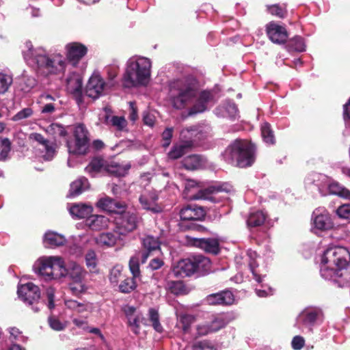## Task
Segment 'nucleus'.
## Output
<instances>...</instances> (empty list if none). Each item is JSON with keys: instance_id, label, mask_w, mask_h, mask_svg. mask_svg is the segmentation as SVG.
Returning <instances> with one entry per match:
<instances>
[{"instance_id": "nucleus-1", "label": "nucleus", "mask_w": 350, "mask_h": 350, "mask_svg": "<svg viewBox=\"0 0 350 350\" xmlns=\"http://www.w3.org/2000/svg\"><path fill=\"white\" fill-rule=\"evenodd\" d=\"M197 98L188 114L195 115L205 111L213 104L211 92L203 91L198 96L196 81L191 77L174 79L170 83V98L176 109H183Z\"/></svg>"}, {"instance_id": "nucleus-2", "label": "nucleus", "mask_w": 350, "mask_h": 350, "mask_svg": "<svg viewBox=\"0 0 350 350\" xmlns=\"http://www.w3.org/2000/svg\"><path fill=\"white\" fill-rule=\"evenodd\" d=\"M350 253L347 248L332 246L321 256L320 273L326 280H334L340 286L350 284Z\"/></svg>"}, {"instance_id": "nucleus-3", "label": "nucleus", "mask_w": 350, "mask_h": 350, "mask_svg": "<svg viewBox=\"0 0 350 350\" xmlns=\"http://www.w3.org/2000/svg\"><path fill=\"white\" fill-rule=\"evenodd\" d=\"M28 50L24 57L29 64L36 66L37 72L43 76L58 75L66 70V59L59 53L47 55L42 48L34 49L30 43L27 44Z\"/></svg>"}, {"instance_id": "nucleus-4", "label": "nucleus", "mask_w": 350, "mask_h": 350, "mask_svg": "<svg viewBox=\"0 0 350 350\" xmlns=\"http://www.w3.org/2000/svg\"><path fill=\"white\" fill-rule=\"evenodd\" d=\"M123 77L126 88L146 85L151 75L152 62L150 59L134 56L128 59Z\"/></svg>"}, {"instance_id": "nucleus-5", "label": "nucleus", "mask_w": 350, "mask_h": 350, "mask_svg": "<svg viewBox=\"0 0 350 350\" xmlns=\"http://www.w3.org/2000/svg\"><path fill=\"white\" fill-rule=\"evenodd\" d=\"M224 157L227 162L236 163L240 167L250 166L255 160V146L247 141L237 139L226 149Z\"/></svg>"}, {"instance_id": "nucleus-6", "label": "nucleus", "mask_w": 350, "mask_h": 350, "mask_svg": "<svg viewBox=\"0 0 350 350\" xmlns=\"http://www.w3.org/2000/svg\"><path fill=\"white\" fill-rule=\"evenodd\" d=\"M64 262L60 256H42L37 260L33 268L46 280H59L64 277L62 273Z\"/></svg>"}, {"instance_id": "nucleus-7", "label": "nucleus", "mask_w": 350, "mask_h": 350, "mask_svg": "<svg viewBox=\"0 0 350 350\" xmlns=\"http://www.w3.org/2000/svg\"><path fill=\"white\" fill-rule=\"evenodd\" d=\"M74 140L67 142L70 154H85L89 148L88 131L83 124H79L74 129Z\"/></svg>"}, {"instance_id": "nucleus-8", "label": "nucleus", "mask_w": 350, "mask_h": 350, "mask_svg": "<svg viewBox=\"0 0 350 350\" xmlns=\"http://www.w3.org/2000/svg\"><path fill=\"white\" fill-rule=\"evenodd\" d=\"M230 321L227 314L211 315L206 321L198 324L196 327L198 336H205L224 328Z\"/></svg>"}, {"instance_id": "nucleus-9", "label": "nucleus", "mask_w": 350, "mask_h": 350, "mask_svg": "<svg viewBox=\"0 0 350 350\" xmlns=\"http://www.w3.org/2000/svg\"><path fill=\"white\" fill-rule=\"evenodd\" d=\"M321 320V310L317 308L308 307L304 309L297 316L295 326L300 329L306 328L312 332V327Z\"/></svg>"}, {"instance_id": "nucleus-10", "label": "nucleus", "mask_w": 350, "mask_h": 350, "mask_svg": "<svg viewBox=\"0 0 350 350\" xmlns=\"http://www.w3.org/2000/svg\"><path fill=\"white\" fill-rule=\"evenodd\" d=\"M116 217L115 232L120 235H126L136 229L139 218L135 213L122 212Z\"/></svg>"}, {"instance_id": "nucleus-11", "label": "nucleus", "mask_w": 350, "mask_h": 350, "mask_svg": "<svg viewBox=\"0 0 350 350\" xmlns=\"http://www.w3.org/2000/svg\"><path fill=\"white\" fill-rule=\"evenodd\" d=\"M158 200L159 193L154 189L144 190L139 198L142 208L154 214L163 211V206Z\"/></svg>"}, {"instance_id": "nucleus-12", "label": "nucleus", "mask_w": 350, "mask_h": 350, "mask_svg": "<svg viewBox=\"0 0 350 350\" xmlns=\"http://www.w3.org/2000/svg\"><path fill=\"white\" fill-rule=\"evenodd\" d=\"M111 86V83H107L98 73L94 72L88 80L85 94L88 97L97 98L103 95Z\"/></svg>"}, {"instance_id": "nucleus-13", "label": "nucleus", "mask_w": 350, "mask_h": 350, "mask_svg": "<svg viewBox=\"0 0 350 350\" xmlns=\"http://www.w3.org/2000/svg\"><path fill=\"white\" fill-rule=\"evenodd\" d=\"M232 191L231 185L224 183L218 186H210L206 189H200L197 193L191 197L193 200H207L211 202H216L218 197L217 194L219 192L229 193Z\"/></svg>"}, {"instance_id": "nucleus-14", "label": "nucleus", "mask_w": 350, "mask_h": 350, "mask_svg": "<svg viewBox=\"0 0 350 350\" xmlns=\"http://www.w3.org/2000/svg\"><path fill=\"white\" fill-rule=\"evenodd\" d=\"M312 226L315 232L327 231L334 226L330 215L326 210L316 209L312 214Z\"/></svg>"}, {"instance_id": "nucleus-15", "label": "nucleus", "mask_w": 350, "mask_h": 350, "mask_svg": "<svg viewBox=\"0 0 350 350\" xmlns=\"http://www.w3.org/2000/svg\"><path fill=\"white\" fill-rule=\"evenodd\" d=\"M246 257L248 260L250 269L253 275V278L256 282L259 284L261 283L266 276L265 267L264 266L260 267L259 265V262L262 260L261 258L253 250H248Z\"/></svg>"}, {"instance_id": "nucleus-16", "label": "nucleus", "mask_w": 350, "mask_h": 350, "mask_svg": "<svg viewBox=\"0 0 350 350\" xmlns=\"http://www.w3.org/2000/svg\"><path fill=\"white\" fill-rule=\"evenodd\" d=\"M17 293L19 298L28 304H33L38 301L40 297L39 287L32 282L19 286Z\"/></svg>"}, {"instance_id": "nucleus-17", "label": "nucleus", "mask_w": 350, "mask_h": 350, "mask_svg": "<svg viewBox=\"0 0 350 350\" xmlns=\"http://www.w3.org/2000/svg\"><path fill=\"white\" fill-rule=\"evenodd\" d=\"M266 31L269 38L273 43L283 44L288 38L286 28L275 22H270L266 26Z\"/></svg>"}, {"instance_id": "nucleus-18", "label": "nucleus", "mask_w": 350, "mask_h": 350, "mask_svg": "<svg viewBox=\"0 0 350 350\" xmlns=\"http://www.w3.org/2000/svg\"><path fill=\"white\" fill-rule=\"evenodd\" d=\"M66 55L68 59L74 65L78 62L86 55L87 47L79 42H71L66 46Z\"/></svg>"}, {"instance_id": "nucleus-19", "label": "nucleus", "mask_w": 350, "mask_h": 350, "mask_svg": "<svg viewBox=\"0 0 350 350\" xmlns=\"http://www.w3.org/2000/svg\"><path fill=\"white\" fill-rule=\"evenodd\" d=\"M62 273L64 275L63 278L68 277L70 281L84 280L87 274L86 271L75 262H69L67 267L64 262Z\"/></svg>"}, {"instance_id": "nucleus-20", "label": "nucleus", "mask_w": 350, "mask_h": 350, "mask_svg": "<svg viewBox=\"0 0 350 350\" xmlns=\"http://www.w3.org/2000/svg\"><path fill=\"white\" fill-rule=\"evenodd\" d=\"M196 271L193 259H183L178 262L172 269V273L176 277L185 278L192 275Z\"/></svg>"}, {"instance_id": "nucleus-21", "label": "nucleus", "mask_w": 350, "mask_h": 350, "mask_svg": "<svg viewBox=\"0 0 350 350\" xmlns=\"http://www.w3.org/2000/svg\"><path fill=\"white\" fill-rule=\"evenodd\" d=\"M205 215L203 208L197 205H189L181 209L180 217L182 220H199Z\"/></svg>"}, {"instance_id": "nucleus-22", "label": "nucleus", "mask_w": 350, "mask_h": 350, "mask_svg": "<svg viewBox=\"0 0 350 350\" xmlns=\"http://www.w3.org/2000/svg\"><path fill=\"white\" fill-rule=\"evenodd\" d=\"M233 294L229 291L211 294L206 297V301L211 305H230L234 302Z\"/></svg>"}, {"instance_id": "nucleus-23", "label": "nucleus", "mask_w": 350, "mask_h": 350, "mask_svg": "<svg viewBox=\"0 0 350 350\" xmlns=\"http://www.w3.org/2000/svg\"><path fill=\"white\" fill-rule=\"evenodd\" d=\"M109 219L103 215H91L85 220V225L92 230L99 231L109 228Z\"/></svg>"}, {"instance_id": "nucleus-24", "label": "nucleus", "mask_w": 350, "mask_h": 350, "mask_svg": "<svg viewBox=\"0 0 350 350\" xmlns=\"http://www.w3.org/2000/svg\"><path fill=\"white\" fill-rule=\"evenodd\" d=\"M97 206L106 211L117 214L124 212L125 208L124 204L116 202L109 197L99 200Z\"/></svg>"}, {"instance_id": "nucleus-25", "label": "nucleus", "mask_w": 350, "mask_h": 350, "mask_svg": "<svg viewBox=\"0 0 350 350\" xmlns=\"http://www.w3.org/2000/svg\"><path fill=\"white\" fill-rule=\"evenodd\" d=\"M66 242L65 237L54 231H47L43 238V243L46 247H55L64 245Z\"/></svg>"}, {"instance_id": "nucleus-26", "label": "nucleus", "mask_w": 350, "mask_h": 350, "mask_svg": "<svg viewBox=\"0 0 350 350\" xmlns=\"http://www.w3.org/2000/svg\"><path fill=\"white\" fill-rule=\"evenodd\" d=\"M66 88L70 94L80 96L82 91L81 76L76 72H72L66 79Z\"/></svg>"}, {"instance_id": "nucleus-27", "label": "nucleus", "mask_w": 350, "mask_h": 350, "mask_svg": "<svg viewBox=\"0 0 350 350\" xmlns=\"http://www.w3.org/2000/svg\"><path fill=\"white\" fill-rule=\"evenodd\" d=\"M215 113L218 117L235 119L238 116V109L234 103L226 101L215 109Z\"/></svg>"}, {"instance_id": "nucleus-28", "label": "nucleus", "mask_w": 350, "mask_h": 350, "mask_svg": "<svg viewBox=\"0 0 350 350\" xmlns=\"http://www.w3.org/2000/svg\"><path fill=\"white\" fill-rule=\"evenodd\" d=\"M142 244L146 251L142 253V260L145 262L152 252L160 250V243L158 239L152 236H146L142 239Z\"/></svg>"}, {"instance_id": "nucleus-29", "label": "nucleus", "mask_w": 350, "mask_h": 350, "mask_svg": "<svg viewBox=\"0 0 350 350\" xmlns=\"http://www.w3.org/2000/svg\"><path fill=\"white\" fill-rule=\"evenodd\" d=\"M29 139L43 146L46 151V153L43 155V158L45 161H51L55 155L54 148L51 146H49L48 140L45 139L41 134L33 133L29 135Z\"/></svg>"}, {"instance_id": "nucleus-30", "label": "nucleus", "mask_w": 350, "mask_h": 350, "mask_svg": "<svg viewBox=\"0 0 350 350\" xmlns=\"http://www.w3.org/2000/svg\"><path fill=\"white\" fill-rule=\"evenodd\" d=\"M92 211V206L86 204H74L69 208L70 214L77 219L90 217Z\"/></svg>"}, {"instance_id": "nucleus-31", "label": "nucleus", "mask_w": 350, "mask_h": 350, "mask_svg": "<svg viewBox=\"0 0 350 350\" xmlns=\"http://www.w3.org/2000/svg\"><path fill=\"white\" fill-rule=\"evenodd\" d=\"M191 146V140L176 144L168 152L167 157L170 159H178L183 156Z\"/></svg>"}, {"instance_id": "nucleus-32", "label": "nucleus", "mask_w": 350, "mask_h": 350, "mask_svg": "<svg viewBox=\"0 0 350 350\" xmlns=\"http://www.w3.org/2000/svg\"><path fill=\"white\" fill-rule=\"evenodd\" d=\"M206 160L200 155H190L183 161V166L188 170H197L203 167L206 165Z\"/></svg>"}, {"instance_id": "nucleus-33", "label": "nucleus", "mask_w": 350, "mask_h": 350, "mask_svg": "<svg viewBox=\"0 0 350 350\" xmlns=\"http://www.w3.org/2000/svg\"><path fill=\"white\" fill-rule=\"evenodd\" d=\"M196 245L207 252L217 254L219 242L215 239H199L196 240Z\"/></svg>"}, {"instance_id": "nucleus-34", "label": "nucleus", "mask_w": 350, "mask_h": 350, "mask_svg": "<svg viewBox=\"0 0 350 350\" xmlns=\"http://www.w3.org/2000/svg\"><path fill=\"white\" fill-rule=\"evenodd\" d=\"M89 187L88 180L81 177L70 184V196H75L81 194Z\"/></svg>"}, {"instance_id": "nucleus-35", "label": "nucleus", "mask_w": 350, "mask_h": 350, "mask_svg": "<svg viewBox=\"0 0 350 350\" xmlns=\"http://www.w3.org/2000/svg\"><path fill=\"white\" fill-rule=\"evenodd\" d=\"M267 218V214L262 211H255L251 212L247 220V224L249 227H257L262 225Z\"/></svg>"}, {"instance_id": "nucleus-36", "label": "nucleus", "mask_w": 350, "mask_h": 350, "mask_svg": "<svg viewBox=\"0 0 350 350\" xmlns=\"http://www.w3.org/2000/svg\"><path fill=\"white\" fill-rule=\"evenodd\" d=\"M117 237L111 232L101 233L96 237V242L100 247H111L115 245Z\"/></svg>"}, {"instance_id": "nucleus-37", "label": "nucleus", "mask_w": 350, "mask_h": 350, "mask_svg": "<svg viewBox=\"0 0 350 350\" xmlns=\"http://www.w3.org/2000/svg\"><path fill=\"white\" fill-rule=\"evenodd\" d=\"M129 164H120L113 162L107 166V171L116 176H124L130 169Z\"/></svg>"}, {"instance_id": "nucleus-38", "label": "nucleus", "mask_w": 350, "mask_h": 350, "mask_svg": "<svg viewBox=\"0 0 350 350\" xmlns=\"http://www.w3.org/2000/svg\"><path fill=\"white\" fill-rule=\"evenodd\" d=\"M328 189L332 194L350 199V191L336 182L331 183L328 186Z\"/></svg>"}, {"instance_id": "nucleus-39", "label": "nucleus", "mask_w": 350, "mask_h": 350, "mask_svg": "<svg viewBox=\"0 0 350 350\" xmlns=\"http://www.w3.org/2000/svg\"><path fill=\"white\" fill-rule=\"evenodd\" d=\"M178 322L177 325L180 326L184 332H188L191 325L195 321L194 316L188 314L176 313Z\"/></svg>"}, {"instance_id": "nucleus-40", "label": "nucleus", "mask_w": 350, "mask_h": 350, "mask_svg": "<svg viewBox=\"0 0 350 350\" xmlns=\"http://www.w3.org/2000/svg\"><path fill=\"white\" fill-rule=\"evenodd\" d=\"M105 121L106 124L113 126L119 131H122L126 126V120L123 116H113L111 117L106 115Z\"/></svg>"}, {"instance_id": "nucleus-41", "label": "nucleus", "mask_w": 350, "mask_h": 350, "mask_svg": "<svg viewBox=\"0 0 350 350\" xmlns=\"http://www.w3.org/2000/svg\"><path fill=\"white\" fill-rule=\"evenodd\" d=\"M196 271L208 273L211 269V261L208 258L202 256H197L193 258Z\"/></svg>"}, {"instance_id": "nucleus-42", "label": "nucleus", "mask_w": 350, "mask_h": 350, "mask_svg": "<svg viewBox=\"0 0 350 350\" xmlns=\"http://www.w3.org/2000/svg\"><path fill=\"white\" fill-rule=\"evenodd\" d=\"M148 319L151 322V325L154 329L159 333H162L163 331V327L160 323L158 310L155 308H150L148 310Z\"/></svg>"}, {"instance_id": "nucleus-43", "label": "nucleus", "mask_w": 350, "mask_h": 350, "mask_svg": "<svg viewBox=\"0 0 350 350\" xmlns=\"http://www.w3.org/2000/svg\"><path fill=\"white\" fill-rule=\"evenodd\" d=\"M261 135L263 141L269 144L272 145L275 143V137L272 130L271 129L270 125L265 122L261 126Z\"/></svg>"}, {"instance_id": "nucleus-44", "label": "nucleus", "mask_w": 350, "mask_h": 350, "mask_svg": "<svg viewBox=\"0 0 350 350\" xmlns=\"http://www.w3.org/2000/svg\"><path fill=\"white\" fill-rule=\"evenodd\" d=\"M87 288L84 280L70 281L69 283V289L75 295L84 293Z\"/></svg>"}, {"instance_id": "nucleus-45", "label": "nucleus", "mask_w": 350, "mask_h": 350, "mask_svg": "<svg viewBox=\"0 0 350 350\" xmlns=\"http://www.w3.org/2000/svg\"><path fill=\"white\" fill-rule=\"evenodd\" d=\"M103 167V160L94 158L90 164L85 167V172L91 176H94L96 173L100 172Z\"/></svg>"}, {"instance_id": "nucleus-46", "label": "nucleus", "mask_w": 350, "mask_h": 350, "mask_svg": "<svg viewBox=\"0 0 350 350\" xmlns=\"http://www.w3.org/2000/svg\"><path fill=\"white\" fill-rule=\"evenodd\" d=\"M123 267L117 265L114 266L110 271L109 279L113 286H117L119 280L122 278Z\"/></svg>"}, {"instance_id": "nucleus-47", "label": "nucleus", "mask_w": 350, "mask_h": 350, "mask_svg": "<svg viewBox=\"0 0 350 350\" xmlns=\"http://www.w3.org/2000/svg\"><path fill=\"white\" fill-rule=\"evenodd\" d=\"M136 278H126L119 285V290L124 293L131 292L136 287L135 280Z\"/></svg>"}, {"instance_id": "nucleus-48", "label": "nucleus", "mask_w": 350, "mask_h": 350, "mask_svg": "<svg viewBox=\"0 0 350 350\" xmlns=\"http://www.w3.org/2000/svg\"><path fill=\"white\" fill-rule=\"evenodd\" d=\"M97 257L94 251L90 250L85 254V263L90 271L95 272L97 266Z\"/></svg>"}, {"instance_id": "nucleus-49", "label": "nucleus", "mask_w": 350, "mask_h": 350, "mask_svg": "<svg viewBox=\"0 0 350 350\" xmlns=\"http://www.w3.org/2000/svg\"><path fill=\"white\" fill-rule=\"evenodd\" d=\"M144 321V319L141 314H137L136 316L131 317L128 320L129 324L130 327H131L132 331L135 334H139L140 323H142L146 324L145 323L143 322Z\"/></svg>"}, {"instance_id": "nucleus-50", "label": "nucleus", "mask_w": 350, "mask_h": 350, "mask_svg": "<svg viewBox=\"0 0 350 350\" xmlns=\"http://www.w3.org/2000/svg\"><path fill=\"white\" fill-rule=\"evenodd\" d=\"M11 149V144L8 139H0V161L7 159Z\"/></svg>"}, {"instance_id": "nucleus-51", "label": "nucleus", "mask_w": 350, "mask_h": 350, "mask_svg": "<svg viewBox=\"0 0 350 350\" xmlns=\"http://www.w3.org/2000/svg\"><path fill=\"white\" fill-rule=\"evenodd\" d=\"M12 83L10 75L0 72V94L6 92Z\"/></svg>"}, {"instance_id": "nucleus-52", "label": "nucleus", "mask_w": 350, "mask_h": 350, "mask_svg": "<svg viewBox=\"0 0 350 350\" xmlns=\"http://www.w3.org/2000/svg\"><path fill=\"white\" fill-rule=\"evenodd\" d=\"M33 115V110L30 107L24 108L16 113L11 120L14 122L21 121L31 117Z\"/></svg>"}, {"instance_id": "nucleus-53", "label": "nucleus", "mask_w": 350, "mask_h": 350, "mask_svg": "<svg viewBox=\"0 0 350 350\" xmlns=\"http://www.w3.org/2000/svg\"><path fill=\"white\" fill-rule=\"evenodd\" d=\"M129 269L134 278L140 275L139 260L137 257H131L129 260Z\"/></svg>"}, {"instance_id": "nucleus-54", "label": "nucleus", "mask_w": 350, "mask_h": 350, "mask_svg": "<svg viewBox=\"0 0 350 350\" xmlns=\"http://www.w3.org/2000/svg\"><path fill=\"white\" fill-rule=\"evenodd\" d=\"M267 9L271 14L277 17L282 18L286 16V12L285 8L277 4L268 6Z\"/></svg>"}, {"instance_id": "nucleus-55", "label": "nucleus", "mask_w": 350, "mask_h": 350, "mask_svg": "<svg viewBox=\"0 0 350 350\" xmlns=\"http://www.w3.org/2000/svg\"><path fill=\"white\" fill-rule=\"evenodd\" d=\"M193 350H212L213 345L208 340L196 341L192 346Z\"/></svg>"}, {"instance_id": "nucleus-56", "label": "nucleus", "mask_w": 350, "mask_h": 350, "mask_svg": "<svg viewBox=\"0 0 350 350\" xmlns=\"http://www.w3.org/2000/svg\"><path fill=\"white\" fill-rule=\"evenodd\" d=\"M48 321L51 329L55 331H62L66 327L65 323L61 322L58 319L54 317H50Z\"/></svg>"}, {"instance_id": "nucleus-57", "label": "nucleus", "mask_w": 350, "mask_h": 350, "mask_svg": "<svg viewBox=\"0 0 350 350\" xmlns=\"http://www.w3.org/2000/svg\"><path fill=\"white\" fill-rule=\"evenodd\" d=\"M336 214L342 219H350V204H345L339 206L336 210Z\"/></svg>"}, {"instance_id": "nucleus-58", "label": "nucleus", "mask_w": 350, "mask_h": 350, "mask_svg": "<svg viewBox=\"0 0 350 350\" xmlns=\"http://www.w3.org/2000/svg\"><path fill=\"white\" fill-rule=\"evenodd\" d=\"M292 47L298 52H302L306 50L304 40L299 36H296L292 40Z\"/></svg>"}, {"instance_id": "nucleus-59", "label": "nucleus", "mask_w": 350, "mask_h": 350, "mask_svg": "<svg viewBox=\"0 0 350 350\" xmlns=\"http://www.w3.org/2000/svg\"><path fill=\"white\" fill-rule=\"evenodd\" d=\"M199 133V130L196 127H191L183 129L180 135L184 139H191L193 137H196Z\"/></svg>"}, {"instance_id": "nucleus-60", "label": "nucleus", "mask_w": 350, "mask_h": 350, "mask_svg": "<svg viewBox=\"0 0 350 350\" xmlns=\"http://www.w3.org/2000/svg\"><path fill=\"white\" fill-rule=\"evenodd\" d=\"M173 128H167L162 133V139L163 141V146L166 148L168 147L171 142L172 137Z\"/></svg>"}, {"instance_id": "nucleus-61", "label": "nucleus", "mask_w": 350, "mask_h": 350, "mask_svg": "<svg viewBox=\"0 0 350 350\" xmlns=\"http://www.w3.org/2000/svg\"><path fill=\"white\" fill-rule=\"evenodd\" d=\"M9 332L10 334V339L12 340L20 342H24L25 340V337L22 335L18 329L16 327H11L9 329Z\"/></svg>"}, {"instance_id": "nucleus-62", "label": "nucleus", "mask_w": 350, "mask_h": 350, "mask_svg": "<svg viewBox=\"0 0 350 350\" xmlns=\"http://www.w3.org/2000/svg\"><path fill=\"white\" fill-rule=\"evenodd\" d=\"M305 345V340L302 336H295L291 342V345L293 349L300 350Z\"/></svg>"}, {"instance_id": "nucleus-63", "label": "nucleus", "mask_w": 350, "mask_h": 350, "mask_svg": "<svg viewBox=\"0 0 350 350\" xmlns=\"http://www.w3.org/2000/svg\"><path fill=\"white\" fill-rule=\"evenodd\" d=\"M46 295L48 300V307L49 309H53L55 307V289L52 287L48 288L46 291Z\"/></svg>"}, {"instance_id": "nucleus-64", "label": "nucleus", "mask_w": 350, "mask_h": 350, "mask_svg": "<svg viewBox=\"0 0 350 350\" xmlns=\"http://www.w3.org/2000/svg\"><path fill=\"white\" fill-rule=\"evenodd\" d=\"M344 119L348 126H350V98L347 104L344 105Z\"/></svg>"}]
</instances>
